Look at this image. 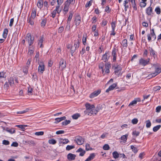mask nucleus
<instances>
[{
  "label": "nucleus",
  "instance_id": "nucleus-1",
  "mask_svg": "<svg viewBox=\"0 0 161 161\" xmlns=\"http://www.w3.org/2000/svg\"><path fill=\"white\" fill-rule=\"evenodd\" d=\"M86 110L84 111L85 115H91V114L93 108H94V105H91L89 103H87L85 104Z\"/></svg>",
  "mask_w": 161,
  "mask_h": 161
},
{
  "label": "nucleus",
  "instance_id": "nucleus-2",
  "mask_svg": "<svg viewBox=\"0 0 161 161\" xmlns=\"http://www.w3.org/2000/svg\"><path fill=\"white\" fill-rule=\"evenodd\" d=\"M38 63L39 65V66L38 67V72L40 74H42L45 70V65L44 64L43 62H38Z\"/></svg>",
  "mask_w": 161,
  "mask_h": 161
},
{
  "label": "nucleus",
  "instance_id": "nucleus-3",
  "mask_svg": "<svg viewBox=\"0 0 161 161\" xmlns=\"http://www.w3.org/2000/svg\"><path fill=\"white\" fill-rule=\"evenodd\" d=\"M150 61V58H148L147 59H145L143 58H141L139 60V64L145 66L148 64Z\"/></svg>",
  "mask_w": 161,
  "mask_h": 161
},
{
  "label": "nucleus",
  "instance_id": "nucleus-4",
  "mask_svg": "<svg viewBox=\"0 0 161 161\" xmlns=\"http://www.w3.org/2000/svg\"><path fill=\"white\" fill-rule=\"evenodd\" d=\"M26 40L28 42L29 46H31L33 43L34 39H32L31 34L28 33L26 36Z\"/></svg>",
  "mask_w": 161,
  "mask_h": 161
},
{
  "label": "nucleus",
  "instance_id": "nucleus-5",
  "mask_svg": "<svg viewBox=\"0 0 161 161\" xmlns=\"http://www.w3.org/2000/svg\"><path fill=\"white\" fill-rule=\"evenodd\" d=\"M75 141L78 145H81L84 143V139L80 136H77L75 137Z\"/></svg>",
  "mask_w": 161,
  "mask_h": 161
},
{
  "label": "nucleus",
  "instance_id": "nucleus-6",
  "mask_svg": "<svg viewBox=\"0 0 161 161\" xmlns=\"http://www.w3.org/2000/svg\"><path fill=\"white\" fill-rule=\"evenodd\" d=\"M81 18L79 14H77L75 15V25L76 26L79 25L81 22Z\"/></svg>",
  "mask_w": 161,
  "mask_h": 161
},
{
  "label": "nucleus",
  "instance_id": "nucleus-7",
  "mask_svg": "<svg viewBox=\"0 0 161 161\" xmlns=\"http://www.w3.org/2000/svg\"><path fill=\"white\" fill-rule=\"evenodd\" d=\"M110 57L109 53L108 52H106L102 57V59L104 62H107Z\"/></svg>",
  "mask_w": 161,
  "mask_h": 161
},
{
  "label": "nucleus",
  "instance_id": "nucleus-8",
  "mask_svg": "<svg viewBox=\"0 0 161 161\" xmlns=\"http://www.w3.org/2000/svg\"><path fill=\"white\" fill-rule=\"evenodd\" d=\"M100 92L101 90L100 89L96 90L90 94L89 97L91 98H93L97 96Z\"/></svg>",
  "mask_w": 161,
  "mask_h": 161
},
{
  "label": "nucleus",
  "instance_id": "nucleus-9",
  "mask_svg": "<svg viewBox=\"0 0 161 161\" xmlns=\"http://www.w3.org/2000/svg\"><path fill=\"white\" fill-rule=\"evenodd\" d=\"M59 65L60 67H61L62 69H64L66 67V61L61 59L59 62Z\"/></svg>",
  "mask_w": 161,
  "mask_h": 161
},
{
  "label": "nucleus",
  "instance_id": "nucleus-10",
  "mask_svg": "<svg viewBox=\"0 0 161 161\" xmlns=\"http://www.w3.org/2000/svg\"><path fill=\"white\" fill-rule=\"evenodd\" d=\"M118 51V50L115 47L113 49L112 53V55L113 57V60L114 62L116 60V52Z\"/></svg>",
  "mask_w": 161,
  "mask_h": 161
},
{
  "label": "nucleus",
  "instance_id": "nucleus-11",
  "mask_svg": "<svg viewBox=\"0 0 161 161\" xmlns=\"http://www.w3.org/2000/svg\"><path fill=\"white\" fill-rule=\"evenodd\" d=\"M149 48L150 56L153 57L154 59H155L157 56V54L156 53V52L153 49L152 47H149Z\"/></svg>",
  "mask_w": 161,
  "mask_h": 161
},
{
  "label": "nucleus",
  "instance_id": "nucleus-12",
  "mask_svg": "<svg viewBox=\"0 0 161 161\" xmlns=\"http://www.w3.org/2000/svg\"><path fill=\"white\" fill-rule=\"evenodd\" d=\"M76 155L74 154L69 153L67 155V159L70 161L74 160L75 159Z\"/></svg>",
  "mask_w": 161,
  "mask_h": 161
},
{
  "label": "nucleus",
  "instance_id": "nucleus-13",
  "mask_svg": "<svg viewBox=\"0 0 161 161\" xmlns=\"http://www.w3.org/2000/svg\"><path fill=\"white\" fill-rule=\"evenodd\" d=\"M146 13L148 15H151L152 14H153V10L152 8L149 7L146 8Z\"/></svg>",
  "mask_w": 161,
  "mask_h": 161
},
{
  "label": "nucleus",
  "instance_id": "nucleus-14",
  "mask_svg": "<svg viewBox=\"0 0 161 161\" xmlns=\"http://www.w3.org/2000/svg\"><path fill=\"white\" fill-rule=\"evenodd\" d=\"M105 72L107 73H108L110 72L109 69L111 67L110 64L109 63H105Z\"/></svg>",
  "mask_w": 161,
  "mask_h": 161
},
{
  "label": "nucleus",
  "instance_id": "nucleus-15",
  "mask_svg": "<svg viewBox=\"0 0 161 161\" xmlns=\"http://www.w3.org/2000/svg\"><path fill=\"white\" fill-rule=\"evenodd\" d=\"M116 84H113L112 85L110 86L106 90V92H108L109 91L113 90L116 87Z\"/></svg>",
  "mask_w": 161,
  "mask_h": 161
},
{
  "label": "nucleus",
  "instance_id": "nucleus-16",
  "mask_svg": "<svg viewBox=\"0 0 161 161\" xmlns=\"http://www.w3.org/2000/svg\"><path fill=\"white\" fill-rule=\"evenodd\" d=\"M76 152H80L79 156H83L86 153V151L81 148H79L76 151Z\"/></svg>",
  "mask_w": 161,
  "mask_h": 161
},
{
  "label": "nucleus",
  "instance_id": "nucleus-17",
  "mask_svg": "<svg viewBox=\"0 0 161 161\" xmlns=\"http://www.w3.org/2000/svg\"><path fill=\"white\" fill-rule=\"evenodd\" d=\"M69 140L67 139H63L60 138L59 139V143L60 144L62 143L63 144H66L69 142Z\"/></svg>",
  "mask_w": 161,
  "mask_h": 161
},
{
  "label": "nucleus",
  "instance_id": "nucleus-18",
  "mask_svg": "<svg viewBox=\"0 0 161 161\" xmlns=\"http://www.w3.org/2000/svg\"><path fill=\"white\" fill-rule=\"evenodd\" d=\"M44 38V36L43 35H42L40 37V39L39 41L38 44L39 45H40V47H42V43L43 42Z\"/></svg>",
  "mask_w": 161,
  "mask_h": 161
},
{
  "label": "nucleus",
  "instance_id": "nucleus-19",
  "mask_svg": "<svg viewBox=\"0 0 161 161\" xmlns=\"http://www.w3.org/2000/svg\"><path fill=\"white\" fill-rule=\"evenodd\" d=\"M99 111V109L98 108H95L94 106V108H93V109L92 110L91 114V115L92 114H96Z\"/></svg>",
  "mask_w": 161,
  "mask_h": 161
},
{
  "label": "nucleus",
  "instance_id": "nucleus-20",
  "mask_svg": "<svg viewBox=\"0 0 161 161\" xmlns=\"http://www.w3.org/2000/svg\"><path fill=\"white\" fill-rule=\"evenodd\" d=\"M43 1L42 0H39L37 3V6L40 9H41L43 7Z\"/></svg>",
  "mask_w": 161,
  "mask_h": 161
},
{
  "label": "nucleus",
  "instance_id": "nucleus-21",
  "mask_svg": "<svg viewBox=\"0 0 161 161\" xmlns=\"http://www.w3.org/2000/svg\"><path fill=\"white\" fill-rule=\"evenodd\" d=\"M94 153H92L90 154L89 157L85 161H90L95 156Z\"/></svg>",
  "mask_w": 161,
  "mask_h": 161
},
{
  "label": "nucleus",
  "instance_id": "nucleus-22",
  "mask_svg": "<svg viewBox=\"0 0 161 161\" xmlns=\"http://www.w3.org/2000/svg\"><path fill=\"white\" fill-rule=\"evenodd\" d=\"M121 45H122L123 47L126 48L128 46L127 41L126 39L123 40L122 41Z\"/></svg>",
  "mask_w": 161,
  "mask_h": 161
},
{
  "label": "nucleus",
  "instance_id": "nucleus-23",
  "mask_svg": "<svg viewBox=\"0 0 161 161\" xmlns=\"http://www.w3.org/2000/svg\"><path fill=\"white\" fill-rule=\"evenodd\" d=\"M8 30L7 29H5L3 31V38L5 39L7 36Z\"/></svg>",
  "mask_w": 161,
  "mask_h": 161
},
{
  "label": "nucleus",
  "instance_id": "nucleus-24",
  "mask_svg": "<svg viewBox=\"0 0 161 161\" xmlns=\"http://www.w3.org/2000/svg\"><path fill=\"white\" fill-rule=\"evenodd\" d=\"M14 78L13 77H10L8 80V82L11 86H13L14 85Z\"/></svg>",
  "mask_w": 161,
  "mask_h": 161
},
{
  "label": "nucleus",
  "instance_id": "nucleus-25",
  "mask_svg": "<svg viewBox=\"0 0 161 161\" xmlns=\"http://www.w3.org/2000/svg\"><path fill=\"white\" fill-rule=\"evenodd\" d=\"M80 45V42L79 40H77L76 41H75L74 42V46L75 47V48L78 49Z\"/></svg>",
  "mask_w": 161,
  "mask_h": 161
},
{
  "label": "nucleus",
  "instance_id": "nucleus-26",
  "mask_svg": "<svg viewBox=\"0 0 161 161\" xmlns=\"http://www.w3.org/2000/svg\"><path fill=\"white\" fill-rule=\"evenodd\" d=\"M113 157L114 158L116 159L119 158V154L117 151H114L112 153Z\"/></svg>",
  "mask_w": 161,
  "mask_h": 161
},
{
  "label": "nucleus",
  "instance_id": "nucleus-27",
  "mask_svg": "<svg viewBox=\"0 0 161 161\" xmlns=\"http://www.w3.org/2000/svg\"><path fill=\"white\" fill-rule=\"evenodd\" d=\"M130 2H131V4H132V6L134 8V10L135 11L136 10L137 8H136V6L135 0L130 1Z\"/></svg>",
  "mask_w": 161,
  "mask_h": 161
},
{
  "label": "nucleus",
  "instance_id": "nucleus-28",
  "mask_svg": "<svg viewBox=\"0 0 161 161\" xmlns=\"http://www.w3.org/2000/svg\"><path fill=\"white\" fill-rule=\"evenodd\" d=\"M36 9H35L34 10H33L31 14V18H32V19H34L36 16Z\"/></svg>",
  "mask_w": 161,
  "mask_h": 161
},
{
  "label": "nucleus",
  "instance_id": "nucleus-29",
  "mask_svg": "<svg viewBox=\"0 0 161 161\" xmlns=\"http://www.w3.org/2000/svg\"><path fill=\"white\" fill-rule=\"evenodd\" d=\"M161 127L160 125H158L155 126H154L153 128V130L154 132H156Z\"/></svg>",
  "mask_w": 161,
  "mask_h": 161
},
{
  "label": "nucleus",
  "instance_id": "nucleus-30",
  "mask_svg": "<svg viewBox=\"0 0 161 161\" xmlns=\"http://www.w3.org/2000/svg\"><path fill=\"white\" fill-rule=\"evenodd\" d=\"M104 63L103 62H102L100 63L99 64V67L100 69H102V71L103 73L104 72V70L103 69V68L104 67V65H105Z\"/></svg>",
  "mask_w": 161,
  "mask_h": 161
},
{
  "label": "nucleus",
  "instance_id": "nucleus-31",
  "mask_svg": "<svg viewBox=\"0 0 161 161\" xmlns=\"http://www.w3.org/2000/svg\"><path fill=\"white\" fill-rule=\"evenodd\" d=\"M80 116V114L78 113H76L72 115V117L73 119H76Z\"/></svg>",
  "mask_w": 161,
  "mask_h": 161
},
{
  "label": "nucleus",
  "instance_id": "nucleus-32",
  "mask_svg": "<svg viewBox=\"0 0 161 161\" xmlns=\"http://www.w3.org/2000/svg\"><path fill=\"white\" fill-rule=\"evenodd\" d=\"M47 20L46 19H43L42 20V22L41 23V26L42 27H44L45 26Z\"/></svg>",
  "mask_w": 161,
  "mask_h": 161
},
{
  "label": "nucleus",
  "instance_id": "nucleus-33",
  "mask_svg": "<svg viewBox=\"0 0 161 161\" xmlns=\"http://www.w3.org/2000/svg\"><path fill=\"white\" fill-rule=\"evenodd\" d=\"M128 136V135L127 134L123 135L121 137V140H123L124 142H126L127 138Z\"/></svg>",
  "mask_w": 161,
  "mask_h": 161
},
{
  "label": "nucleus",
  "instance_id": "nucleus-34",
  "mask_svg": "<svg viewBox=\"0 0 161 161\" xmlns=\"http://www.w3.org/2000/svg\"><path fill=\"white\" fill-rule=\"evenodd\" d=\"M130 148L132 149V151L135 153H136L137 152L138 150L137 148L134 147L133 145L130 146Z\"/></svg>",
  "mask_w": 161,
  "mask_h": 161
},
{
  "label": "nucleus",
  "instance_id": "nucleus-35",
  "mask_svg": "<svg viewBox=\"0 0 161 161\" xmlns=\"http://www.w3.org/2000/svg\"><path fill=\"white\" fill-rule=\"evenodd\" d=\"M16 127H18L23 130L25 129V127L27 126V125H16Z\"/></svg>",
  "mask_w": 161,
  "mask_h": 161
},
{
  "label": "nucleus",
  "instance_id": "nucleus-36",
  "mask_svg": "<svg viewBox=\"0 0 161 161\" xmlns=\"http://www.w3.org/2000/svg\"><path fill=\"white\" fill-rule=\"evenodd\" d=\"M27 22L29 23L31 25H33V24H34V22L32 20V19L31 17H29V18H28Z\"/></svg>",
  "mask_w": 161,
  "mask_h": 161
},
{
  "label": "nucleus",
  "instance_id": "nucleus-37",
  "mask_svg": "<svg viewBox=\"0 0 161 161\" xmlns=\"http://www.w3.org/2000/svg\"><path fill=\"white\" fill-rule=\"evenodd\" d=\"M48 142L50 144H55L56 143L57 141L56 140L54 139H52L48 141Z\"/></svg>",
  "mask_w": 161,
  "mask_h": 161
},
{
  "label": "nucleus",
  "instance_id": "nucleus-38",
  "mask_svg": "<svg viewBox=\"0 0 161 161\" xmlns=\"http://www.w3.org/2000/svg\"><path fill=\"white\" fill-rule=\"evenodd\" d=\"M155 11L158 14H159L161 13V9L160 8L158 7H157L155 9Z\"/></svg>",
  "mask_w": 161,
  "mask_h": 161
},
{
  "label": "nucleus",
  "instance_id": "nucleus-39",
  "mask_svg": "<svg viewBox=\"0 0 161 161\" xmlns=\"http://www.w3.org/2000/svg\"><path fill=\"white\" fill-rule=\"evenodd\" d=\"M146 127L147 128L150 127L151 125V123L150 121L148 120L146 121Z\"/></svg>",
  "mask_w": 161,
  "mask_h": 161
},
{
  "label": "nucleus",
  "instance_id": "nucleus-40",
  "mask_svg": "<svg viewBox=\"0 0 161 161\" xmlns=\"http://www.w3.org/2000/svg\"><path fill=\"white\" fill-rule=\"evenodd\" d=\"M6 131L11 134H13L15 132V130L14 128H11L9 130L7 129Z\"/></svg>",
  "mask_w": 161,
  "mask_h": 161
},
{
  "label": "nucleus",
  "instance_id": "nucleus-41",
  "mask_svg": "<svg viewBox=\"0 0 161 161\" xmlns=\"http://www.w3.org/2000/svg\"><path fill=\"white\" fill-rule=\"evenodd\" d=\"M161 72V68L160 67H157L155 68V72L158 75Z\"/></svg>",
  "mask_w": 161,
  "mask_h": 161
},
{
  "label": "nucleus",
  "instance_id": "nucleus-42",
  "mask_svg": "<svg viewBox=\"0 0 161 161\" xmlns=\"http://www.w3.org/2000/svg\"><path fill=\"white\" fill-rule=\"evenodd\" d=\"M77 49L75 48L74 46H72L71 48V54L72 56H73V54L75 52V50Z\"/></svg>",
  "mask_w": 161,
  "mask_h": 161
},
{
  "label": "nucleus",
  "instance_id": "nucleus-43",
  "mask_svg": "<svg viewBox=\"0 0 161 161\" xmlns=\"http://www.w3.org/2000/svg\"><path fill=\"white\" fill-rule=\"evenodd\" d=\"M70 123V120H66L65 121H63L62 122V124L63 125H66Z\"/></svg>",
  "mask_w": 161,
  "mask_h": 161
},
{
  "label": "nucleus",
  "instance_id": "nucleus-44",
  "mask_svg": "<svg viewBox=\"0 0 161 161\" xmlns=\"http://www.w3.org/2000/svg\"><path fill=\"white\" fill-rule=\"evenodd\" d=\"M29 110V109L27 108L26 109L23 111H19L17 112V114H22L27 112Z\"/></svg>",
  "mask_w": 161,
  "mask_h": 161
},
{
  "label": "nucleus",
  "instance_id": "nucleus-45",
  "mask_svg": "<svg viewBox=\"0 0 161 161\" xmlns=\"http://www.w3.org/2000/svg\"><path fill=\"white\" fill-rule=\"evenodd\" d=\"M74 148V146L68 145L66 147V150H67L69 151L71 149Z\"/></svg>",
  "mask_w": 161,
  "mask_h": 161
},
{
  "label": "nucleus",
  "instance_id": "nucleus-46",
  "mask_svg": "<svg viewBox=\"0 0 161 161\" xmlns=\"http://www.w3.org/2000/svg\"><path fill=\"white\" fill-rule=\"evenodd\" d=\"M120 70H121L120 68L119 69L118 67H116L114 71L115 74L116 75H119V74H118V73Z\"/></svg>",
  "mask_w": 161,
  "mask_h": 161
},
{
  "label": "nucleus",
  "instance_id": "nucleus-47",
  "mask_svg": "<svg viewBox=\"0 0 161 161\" xmlns=\"http://www.w3.org/2000/svg\"><path fill=\"white\" fill-rule=\"evenodd\" d=\"M60 8V6L58 5L56 7V9L54 10L56 12H57V13L59 14L61 11V9H59V8Z\"/></svg>",
  "mask_w": 161,
  "mask_h": 161
},
{
  "label": "nucleus",
  "instance_id": "nucleus-48",
  "mask_svg": "<svg viewBox=\"0 0 161 161\" xmlns=\"http://www.w3.org/2000/svg\"><path fill=\"white\" fill-rule=\"evenodd\" d=\"M137 101L136 100L132 101L129 105V107H130L131 106H134V104L137 103Z\"/></svg>",
  "mask_w": 161,
  "mask_h": 161
},
{
  "label": "nucleus",
  "instance_id": "nucleus-49",
  "mask_svg": "<svg viewBox=\"0 0 161 161\" xmlns=\"http://www.w3.org/2000/svg\"><path fill=\"white\" fill-rule=\"evenodd\" d=\"M110 148L109 146L107 144H105L103 147V149L105 150H108Z\"/></svg>",
  "mask_w": 161,
  "mask_h": 161
},
{
  "label": "nucleus",
  "instance_id": "nucleus-50",
  "mask_svg": "<svg viewBox=\"0 0 161 161\" xmlns=\"http://www.w3.org/2000/svg\"><path fill=\"white\" fill-rule=\"evenodd\" d=\"M92 0H91L88 2L85 5V7L86 8L87 7H89L92 5Z\"/></svg>",
  "mask_w": 161,
  "mask_h": 161
},
{
  "label": "nucleus",
  "instance_id": "nucleus-51",
  "mask_svg": "<svg viewBox=\"0 0 161 161\" xmlns=\"http://www.w3.org/2000/svg\"><path fill=\"white\" fill-rule=\"evenodd\" d=\"M138 122V120L137 118H134L132 120L131 122L133 124H136Z\"/></svg>",
  "mask_w": 161,
  "mask_h": 161
},
{
  "label": "nucleus",
  "instance_id": "nucleus-52",
  "mask_svg": "<svg viewBox=\"0 0 161 161\" xmlns=\"http://www.w3.org/2000/svg\"><path fill=\"white\" fill-rule=\"evenodd\" d=\"M2 143L3 145H9L10 142L9 141L4 140L3 141Z\"/></svg>",
  "mask_w": 161,
  "mask_h": 161
},
{
  "label": "nucleus",
  "instance_id": "nucleus-53",
  "mask_svg": "<svg viewBox=\"0 0 161 161\" xmlns=\"http://www.w3.org/2000/svg\"><path fill=\"white\" fill-rule=\"evenodd\" d=\"M5 73L3 72H0V79L2 78H5L6 77V76L5 75Z\"/></svg>",
  "mask_w": 161,
  "mask_h": 161
},
{
  "label": "nucleus",
  "instance_id": "nucleus-54",
  "mask_svg": "<svg viewBox=\"0 0 161 161\" xmlns=\"http://www.w3.org/2000/svg\"><path fill=\"white\" fill-rule=\"evenodd\" d=\"M44 134V132L43 131H39L36 132L35 133V135L36 136H42Z\"/></svg>",
  "mask_w": 161,
  "mask_h": 161
},
{
  "label": "nucleus",
  "instance_id": "nucleus-55",
  "mask_svg": "<svg viewBox=\"0 0 161 161\" xmlns=\"http://www.w3.org/2000/svg\"><path fill=\"white\" fill-rule=\"evenodd\" d=\"M161 88V87L160 86H155L153 88V90L155 91L156 92L158 90H160Z\"/></svg>",
  "mask_w": 161,
  "mask_h": 161
},
{
  "label": "nucleus",
  "instance_id": "nucleus-56",
  "mask_svg": "<svg viewBox=\"0 0 161 161\" xmlns=\"http://www.w3.org/2000/svg\"><path fill=\"white\" fill-rule=\"evenodd\" d=\"M116 22H113L111 24V26L112 30H115V27Z\"/></svg>",
  "mask_w": 161,
  "mask_h": 161
},
{
  "label": "nucleus",
  "instance_id": "nucleus-57",
  "mask_svg": "<svg viewBox=\"0 0 161 161\" xmlns=\"http://www.w3.org/2000/svg\"><path fill=\"white\" fill-rule=\"evenodd\" d=\"M86 149L87 151H89L90 150L92 149V148H91L90 145L89 144L87 143L85 146Z\"/></svg>",
  "mask_w": 161,
  "mask_h": 161
},
{
  "label": "nucleus",
  "instance_id": "nucleus-58",
  "mask_svg": "<svg viewBox=\"0 0 161 161\" xmlns=\"http://www.w3.org/2000/svg\"><path fill=\"white\" fill-rule=\"evenodd\" d=\"M23 72L25 74H27L28 72V66H26L23 69Z\"/></svg>",
  "mask_w": 161,
  "mask_h": 161
},
{
  "label": "nucleus",
  "instance_id": "nucleus-59",
  "mask_svg": "<svg viewBox=\"0 0 161 161\" xmlns=\"http://www.w3.org/2000/svg\"><path fill=\"white\" fill-rule=\"evenodd\" d=\"M5 90H8L9 87V85L7 82H6L3 86Z\"/></svg>",
  "mask_w": 161,
  "mask_h": 161
},
{
  "label": "nucleus",
  "instance_id": "nucleus-60",
  "mask_svg": "<svg viewBox=\"0 0 161 161\" xmlns=\"http://www.w3.org/2000/svg\"><path fill=\"white\" fill-rule=\"evenodd\" d=\"M69 10V7L64 6V7L63 9V11H64L65 12V13H64V14H66V13L68 12Z\"/></svg>",
  "mask_w": 161,
  "mask_h": 161
},
{
  "label": "nucleus",
  "instance_id": "nucleus-61",
  "mask_svg": "<svg viewBox=\"0 0 161 161\" xmlns=\"http://www.w3.org/2000/svg\"><path fill=\"white\" fill-rule=\"evenodd\" d=\"M64 131L63 130H60L56 132V134L57 135L61 134H64Z\"/></svg>",
  "mask_w": 161,
  "mask_h": 161
},
{
  "label": "nucleus",
  "instance_id": "nucleus-62",
  "mask_svg": "<svg viewBox=\"0 0 161 161\" xmlns=\"http://www.w3.org/2000/svg\"><path fill=\"white\" fill-rule=\"evenodd\" d=\"M33 89L32 88H29L28 90V92L29 95H31L32 93Z\"/></svg>",
  "mask_w": 161,
  "mask_h": 161
},
{
  "label": "nucleus",
  "instance_id": "nucleus-63",
  "mask_svg": "<svg viewBox=\"0 0 161 161\" xmlns=\"http://www.w3.org/2000/svg\"><path fill=\"white\" fill-rule=\"evenodd\" d=\"M140 134V132L138 131H133L132 132V135H135L136 136H138Z\"/></svg>",
  "mask_w": 161,
  "mask_h": 161
},
{
  "label": "nucleus",
  "instance_id": "nucleus-64",
  "mask_svg": "<svg viewBox=\"0 0 161 161\" xmlns=\"http://www.w3.org/2000/svg\"><path fill=\"white\" fill-rule=\"evenodd\" d=\"M64 28L63 26L60 27L58 30V32L59 33H61L63 31Z\"/></svg>",
  "mask_w": 161,
  "mask_h": 161
}]
</instances>
